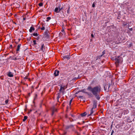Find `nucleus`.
<instances>
[{
	"label": "nucleus",
	"mask_w": 135,
	"mask_h": 135,
	"mask_svg": "<svg viewBox=\"0 0 135 135\" xmlns=\"http://www.w3.org/2000/svg\"><path fill=\"white\" fill-rule=\"evenodd\" d=\"M87 89L91 91L94 96H97L100 91L101 87L100 86H97L93 88L91 86H89Z\"/></svg>",
	"instance_id": "f257e3e1"
},
{
	"label": "nucleus",
	"mask_w": 135,
	"mask_h": 135,
	"mask_svg": "<svg viewBox=\"0 0 135 135\" xmlns=\"http://www.w3.org/2000/svg\"><path fill=\"white\" fill-rule=\"evenodd\" d=\"M59 91L60 93H61L62 95L65 93V89L67 88V85H61Z\"/></svg>",
	"instance_id": "f03ea898"
},
{
	"label": "nucleus",
	"mask_w": 135,
	"mask_h": 135,
	"mask_svg": "<svg viewBox=\"0 0 135 135\" xmlns=\"http://www.w3.org/2000/svg\"><path fill=\"white\" fill-rule=\"evenodd\" d=\"M116 62L115 64L117 65H118L119 63H121L122 61V59L119 58L118 59H117L115 60Z\"/></svg>",
	"instance_id": "7ed1b4c3"
},
{
	"label": "nucleus",
	"mask_w": 135,
	"mask_h": 135,
	"mask_svg": "<svg viewBox=\"0 0 135 135\" xmlns=\"http://www.w3.org/2000/svg\"><path fill=\"white\" fill-rule=\"evenodd\" d=\"M80 92H82L86 94L89 95H90V93H89V92L86 91V90L85 89H83L81 90V91H78L77 92V93H79Z\"/></svg>",
	"instance_id": "20e7f679"
},
{
	"label": "nucleus",
	"mask_w": 135,
	"mask_h": 135,
	"mask_svg": "<svg viewBox=\"0 0 135 135\" xmlns=\"http://www.w3.org/2000/svg\"><path fill=\"white\" fill-rule=\"evenodd\" d=\"M62 8H60V7L59 6V7H56L55 8V11L56 13H59L61 10Z\"/></svg>",
	"instance_id": "39448f33"
},
{
	"label": "nucleus",
	"mask_w": 135,
	"mask_h": 135,
	"mask_svg": "<svg viewBox=\"0 0 135 135\" xmlns=\"http://www.w3.org/2000/svg\"><path fill=\"white\" fill-rule=\"evenodd\" d=\"M7 75L9 77H12L13 76V74L12 72H9L7 74Z\"/></svg>",
	"instance_id": "423d86ee"
},
{
	"label": "nucleus",
	"mask_w": 135,
	"mask_h": 135,
	"mask_svg": "<svg viewBox=\"0 0 135 135\" xmlns=\"http://www.w3.org/2000/svg\"><path fill=\"white\" fill-rule=\"evenodd\" d=\"M59 71L58 70H55L54 71V74L55 76H56L59 75Z\"/></svg>",
	"instance_id": "0eeeda50"
},
{
	"label": "nucleus",
	"mask_w": 135,
	"mask_h": 135,
	"mask_svg": "<svg viewBox=\"0 0 135 135\" xmlns=\"http://www.w3.org/2000/svg\"><path fill=\"white\" fill-rule=\"evenodd\" d=\"M21 44H19L17 46V49H16V51L17 52L19 51L20 50V47H21ZM17 53V52L16 53Z\"/></svg>",
	"instance_id": "6e6552de"
},
{
	"label": "nucleus",
	"mask_w": 135,
	"mask_h": 135,
	"mask_svg": "<svg viewBox=\"0 0 135 135\" xmlns=\"http://www.w3.org/2000/svg\"><path fill=\"white\" fill-rule=\"evenodd\" d=\"M12 59L13 60H18L19 61H20V60H21V59L20 58H17L16 57H13L12 58Z\"/></svg>",
	"instance_id": "1a4fd4ad"
},
{
	"label": "nucleus",
	"mask_w": 135,
	"mask_h": 135,
	"mask_svg": "<svg viewBox=\"0 0 135 135\" xmlns=\"http://www.w3.org/2000/svg\"><path fill=\"white\" fill-rule=\"evenodd\" d=\"M35 30V28H34L33 27H31L30 29H29V32H31L32 31H34Z\"/></svg>",
	"instance_id": "9d476101"
},
{
	"label": "nucleus",
	"mask_w": 135,
	"mask_h": 135,
	"mask_svg": "<svg viewBox=\"0 0 135 135\" xmlns=\"http://www.w3.org/2000/svg\"><path fill=\"white\" fill-rule=\"evenodd\" d=\"M64 59H67L68 60L70 58V56L69 55H67L65 56H64L63 57Z\"/></svg>",
	"instance_id": "9b49d317"
},
{
	"label": "nucleus",
	"mask_w": 135,
	"mask_h": 135,
	"mask_svg": "<svg viewBox=\"0 0 135 135\" xmlns=\"http://www.w3.org/2000/svg\"><path fill=\"white\" fill-rule=\"evenodd\" d=\"M97 107V104L95 102H94L93 104V107L92 108L93 109H94Z\"/></svg>",
	"instance_id": "f8f14e48"
},
{
	"label": "nucleus",
	"mask_w": 135,
	"mask_h": 135,
	"mask_svg": "<svg viewBox=\"0 0 135 135\" xmlns=\"http://www.w3.org/2000/svg\"><path fill=\"white\" fill-rule=\"evenodd\" d=\"M93 112H94V109L92 108L91 110L90 114L88 116H89V115H92V114H93Z\"/></svg>",
	"instance_id": "ddd939ff"
},
{
	"label": "nucleus",
	"mask_w": 135,
	"mask_h": 135,
	"mask_svg": "<svg viewBox=\"0 0 135 135\" xmlns=\"http://www.w3.org/2000/svg\"><path fill=\"white\" fill-rule=\"evenodd\" d=\"M57 109H56V108H54L53 109V110H52V115H53V114H54V113L55 112H56V111H57Z\"/></svg>",
	"instance_id": "4468645a"
},
{
	"label": "nucleus",
	"mask_w": 135,
	"mask_h": 135,
	"mask_svg": "<svg viewBox=\"0 0 135 135\" xmlns=\"http://www.w3.org/2000/svg\"><path fill=\"white\" fill-rule=\"evenodd\" d=\"M86 115V113L85 112L84 113H82L81 114V116L82 117H84Z\"/></svg>",
	"instance_id": "2eb2a0df"
},
{
	"label": "nucleus",
	"mask_w": 135,
	"mask_h": 135,
	"mask_svg": "<svg viewBox=\"0 0 135 135\" xmlns=\"http://www.w3.org/2000/svg\"><path fill=\"white\" fill-rule=\"evenodd\" d=\"M27 116H25L24 117L23 119V122L25 121L27 119Z\"/></svg>",
	"instance_id": "dca6fc26"
},
{
	"label": "nucleus",
	"mask_w": 135,
	"mask_h": 135,
	"mask_svg": "<svg viewBox=\"0 0 135 135\" xmlns=\"http://www.w3.org/2000/svg\"><path fill=\"white\" fill-rule=\"evenodd\" d=\"M95 97H96V98L98 100H99L100 99V97L99 96L98 94L97 95V96H95Z\"/></svg>",
	"instance_id": "f3484780"
},
{
	"label": "nucleus",
	"mask_w": 135,
	"mask_h": 135,
	"mask_svg": "<svg viewBox=\"0 0 135 135\" xmlns=\"http://www.w3.org/2000/svg\"><path fill=\"white\" fill-rule=\"evenodd\" d=\"M51 19V18L50 17H47L46 18V21L47 22H48L49 21V20H50Z\"/></svg>",
	"instance_id": "a211bd4d"
},
{
	"label": "nucleus",
	"mask_w": 135,
	"mask_h": 135,
	"mask_svg": "<svg viewBox=\"0 0 135 135\" xmlns=\"http://www.w3.org/2000/svg\"><path fill=\"white\" fill-rule=\"evenodd\" d=\"M33 35L35 36H37L38 35V34L37 33H34L33 34Z\"/></svg>",
	"instance_id": "6ab92c4d"
},
{
	"label": "nucleus",
	"mask_w": 135,
	"mask_h": 135,
	"mask_svg": "<svg viewBox=\"0 0 135 135\" xmlns=\"http://www.w3.org/2000/svg\"><path fill=\"white\" fill-rule=\"evenodd\" d=\"M44 47V45L42 44L41 46V47L40 49L42 51L43 50V48Z\"/></svg>",
	"instance_id": "aec40b11"
},
{
	"label": "nucleus",
	"mask_w": 135,
	"mask_h": 135,
	"mask_svg": "<svg viewBox=\"0 0 135 135\" xmlns=\"http://www.w3.org/2000/svg\"><path fill=\"white\" fill-rule=\"evenodd\" d=\"M33 45H35L36 44V40H34L33 41Z\"/></svg>",
	"instance_id": "412c9836"
},
{
	"label": "nucleus",
	"mask_w": 135,
	"mask_h": 135,
	"mask_svg": "<svg viewBox=\"0 0 135 135\" xmlns=\"http://www.w3.org/2000/svg\"><path fill=\"white\" fill-rule=\"evenodd\" d=\"M69 9H70V7H69V8L67 10V13H69Z\"/></svg>",
	"instance_id": "4be33fe9"
},
{
	"label": "nucleus",
	"mask_w": 135,
	"mask_h": 135,
	"mask_svg": "<svg viewBox=\"0 0 135 135\" xmlns=\"http://www.w3.org/2000/svg\"><path fill=\"white\" fill-rule=\"evenodd\" d=\"M38 5L40 6L41 7L42 6L43 4L42 3H40Z\"/></svg>",
	"instance_id": "5701e85b"
},
{
	"label": "nucleus",
	"mask_w": 135,
	"mask_h": 135,
	"mask_svg": "<svg viewBox=\"0 0 135 135\" xmlns=\"http://www.w3.org/2000/svg\"><path fill=\"white\" fill-rule=\"evenodd\" d=\"M41 29L42 30H44L45 29V27L43 26L41 28Z\"/></svg>",
	"instance_id": "b1692460"
},
{
	"label": "nucleus",
	"mask_w": 135,
	"mask_h": 135,
	"mask_svg": "<svg viewBox=\"0 0 135 135\" xmlns=\"http://www.w3.org/2000/svg\"><path fill=\"white\" fill-rule=\"evenodd\" d=\"M8 100H6L5 101V103L6 104H7L8 103Z\"/></svg>",
	"instance_id": "393cba45"
},
{
	"label": "nucleus",
	"mask_w": 135,
	"mask_h": 135,
	"mask_svg": "<svg viewBox=\"0 0 135 135\" xmlns=\"http://www.w3.org/2000/svg\"><path fill=\"white\" fill-rule=\"evenodd\" d=\"M92 6L93 7H95V5L93 3L92 4Z\"/></svg>",
	"instance_id": "a878e982"
},
{
	"label": "nucleus",
	"mask_w": 135,
	"mask_h": 135,
	"mask_svg": "<svg viewBox=\"0 0 135 135\" xmlns=\"http://www.w3.org/2000/svg\"><path fill=\"white\" fill-rule=\"evenodd\" d=\"M91 36L92 37H93L94 36V35L93 34H91Z\"/></svg>",
	"instance_id": "bb28decb"
},
{
	"label": "nucleus",
	"mask_w": 135,
	"mask_h": 135,
	"mask_svg": "<svg viewBox=\"0 0 135 135\" xmlns=\"http://www.w3.org/2000/svg\"><path fill=\"white\" fill-rule=\"evenodd\" d=\"M72 100H73V99H71L70 100V103H71L72 101Z\"/></svg>",
	"instance_id": "cd10ccee"
},
{
	"label": "nucleus",
	"mask_w": 135,
	"mask_h": 135,
	"mask_svg": "<svg viewBox=\"0 0 135 135\" xmlns=\"http://www.w3.org/2000/svg\"><path fill=\"white\" fill-rule=\"evenodd\" d=\"M32 111V110L31 109H30L29 111V113H30V112H31Z\"/></svg>",
	"instance_id": "c85d7f7f"
},
{
	"label": "nucleus",
	"mask_w": 135,
	"mask_h": 135,
	"mask_svg": "<svg viewBox=\"0 0 135 135\" xmlns=\"http://www.w3.org/2000/svg\"><path fill=\"white\" fill-rule=\"evenodd\" d=\"M26 19V18H23V20L24 21H25Z\"/></svg>",
	"instance_id": "c756f323"
},
{
	"label": "nucleus",
	"mask_w": 135,
	"mask_h": 135,
	"mask_svg": "<svg viewBox=\"0 0 135 135\" xmlns=\"http://www.w3.org/2000/svg\"><path fill=\"white\" fill-rule=\"evenodd\" d=\"M130 30L131 31H132V28H131L130 29Z\"/></svg>",
	"instance_id": "7c9ffc66"
},
{
	"label": "nucleus",
	"mask_w": 135,
	"mask_h": 135,
	"mask_svg": "<svg viewBox=\"0 0 135 135\" xmlns=\"http://www.w3.org/2000/svg\"><path fill=\"white\" fill-rule=\"evenodd\" d=\"M123 24L124 26H125L126 25V24Z\"/></svg>",
	"instance_id": "2f4dec72"
},
{
	"label": "nucleus",
	"mask_w": 135,
	"mask_h": 135,
	"mask_svg": "<svg viewBox=\"0 0 135 135\" xmlns=\"http://www.w3.org/2000/svg\"><path fill=\"white\" fill-rule=\"evenodd\" d=\"M105 52H104V51H103V54H105Z\"/></svg>",
	"instance_id": "473e14b6"
},
{
	"label": "nucleus",
	"mask_w": 135,
	"mask_h": 135,
	"mask_svg": "<svg viewBox=\"0 0 135 135\" xmlns=\"http://www.w3.org/2000/svg\"><path fill=\"white\" fill-rule=\"evenodd\" d=\"M71 103H70V102H69V105H71Z\"/></svg>",
	"instance_id": "72a5a7b5"
},
{
	"label": "nucleus",
	"mask_w": 135,
	"mask_h": 135,
	"mask_svg": "<svg viewBox=\"0 0 135 135\" xmlns=\"http://www.w3.org/2000/svg\"><path fill=\"white\" fill-rule=\"evenodd\" d=\"M82 97V96H80V97H79V98H81Z\"/></svg>",
	"instance_id": "f704fd0d"
},
{
	"label": "nucleus",
	"mask_w": 135,
	"mask_h": 135,
	"mask_svg": "<svg viewBox=\"0 0 135 135\" xmlns=\"http://www.w3.org/2000/svg\"><path fill=\"white\" fill-rule=\"evenodd\" d=\"M112 133H111V135H112Z\"/></svg>",
	"instance_id": "c9c22d12"
},
{
	"label": "nucleus",
	"mask_w": 135,
	"mask_h": 135,
	"mask_svg": "<svg viewBox=\"0 0 135 135\" xmlns=\"http://www.w3.org/2000/svg\"><path fill=\"white\" fill-rule=\"evenodd\" d=\"M102 56V55H101L100 56V57H101Z\"/></svg>",
	"instance_id": "e433bc0d"
}]
</instances>
